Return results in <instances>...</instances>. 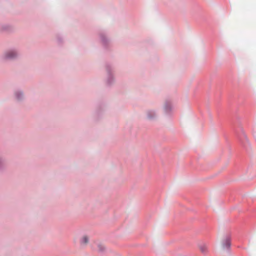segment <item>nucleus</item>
Here are the masks:
<instances>
[{
	"label": "nucleus",
	"instance_id": "obj_1",
	"mask_svg": "<svg viewBox=\"0 0 256 256\" xmlns=\"http://www.w3.org/2000/svg\"><path fill=\"white\" fill-rule=\"evenodd\" d=\"M20 55L18 50L12 48L5 51L2 56V58L4 60H16Z\"/></svg>",
	"mask_w": 256,
	"mask_h": 256
},
{
	"label": "nucleus",
	"instance_id": "obj_2",
	"mask_svg": "<svg viewBox=\"0 0 256 256\" xmlns=\"http://www.w3.org/2000/svg\"><path fill=\"white\" fill-rule=\"evenodd\" d=\"M106 70L107 72L106 82L108 86H110L114 81L113 75V68L111 66L108 65L106 67Z\"/></svg>",
	"mask_w": 256,
	"mask_h": 256
},
{
	"label": "nucleus",
	"instance_id": "obj_3",
	"mask_svg": "<svg viewBox=\"0 0 256 256\" xmlns=\"http://www.w3.org/2000/svg\"><path fill=\"white\" fill-rule=\"evenodd\" d=\"M99 37L104 47L106 48L110 45V40L108 37L105 32H100L99 33Z\"/></svg>",
	"mask_w": 256,
	"mask_h": 256
},
{
	"label": "nucleus",
	"instance_id": "obj_4",
	"mask_svg": "<svg viewBox=\"0 0 256 256\" xmlns=\"http://www.w3.org/2000/svg\"><path fill=\"white\" fill-rule=\"evenodd\" d=\"M224 250H229L231 246V237L230 234H226L222 242Z\"/></svg>",
	"mask_w": 256,
	"mask_h": 256
},
{
	"label": "nucleus",
	"instance_id": "obj_5",
	"mask_svg": "<svg viewBox=\"0 0 256 256\" xmlns=\"http://www.w3.org/2000/svg\"><path fill=\"white\" fill-rule=\"evenodd\" d=\"M164 111L166 114H170L172 110V102L170 100L166 101L164 106Z\"/></svg>",
	"mask_w": 256,
	"mask_h": 256
},
{
	"label": "nucleus",
	"instance_id": "obj_6",
	"mask_svg": "<svg viewBox=\"0 0 256 256\" xmlns=\"http://www.w3.org/2000/svg\"><path fill=\"white\" fill-rule=\"evenodd\" d=\"M156 113L154 110H149L146 112V116L149 120H154L156 117Z\"/></svg>",
	"mask_w": 256,
	"mask_h": 256
},
{
	"label": "nucleus",
	"instance_id": "obj_7",
	"mask_svg": "<svg viewBox=\"0 0 256 256\" xmlns=\"http://www.w3.org/2000/svg\"><path fill=\"white\" fill-rule=\"evenodd\" d=\"M14 96L18 100H21L24 98V93L21 90H18L14 92Z\"/></svg>",
	"mask_w": 256,
	"mask_h": 256
},
{
	"label": "nucleus",
	"instance_id": "obj_8",
	"mask_svg": "<svg viewBox=\"0 0 256 256\" xmlns=\"http://www.w3.org/2000/svg\"><path fill=\"white\" fill-rule=\"evenodd\" d=\"M201 252L203 254H207L208 250V247L205 244H200L198 246Z\"/></svg>",
	"mask_w": 256,
	"mask_h": 256
},
{
	"label": "nucleus",
	"instance_id": "obj_9",
	"mask_svg": "<svg viewBox=\"0 0 256 256\" xmlns=\"http://www.w3.org/2000/svg\"><path fill=\"white\" fill-rule=\"evenodd\" d=\"M88 238L86 236H84L80 240V245L84 246L88 243Z\"/></svg>",
	"mask_w": 256,
	"mask_h": 256
},
{
	"label": "nucleus",
	"instance_id": "obj_10",
	"mask_svg": "<svg viewBox=\"0 0 256 256\" xmlns=\"http://www.w3.org/2000/svg\"><path fill=\"white\" fill-rule=\"evenodd\" d=\"M6 165L5 160L2 158L0 157V170H2Z\"/></svg>",
	"mask_w": 256,
	"mask_h": 256
},
{
	"label": "nucleus",
	"instance_id": "obj_11",
	"mask_svg": "<svg viewBox=\"0 0 256 256\" xmlns=\"http://www.w3.org/2000/svg\"><path fill=\"white\" fill-rule=\"evenodd\" d=\"M98 250L100 252H102L105 250L104 246L103 244H98Z\"/></svg>",
	"mask_w": 256,
	"mask_h": 256
},
{
	"label": "nucleus",
	"instance_id": "obj_12",
	"mask_svg": "<svg viewBox=\"0 0 256 256\" xmlns=\"http://www.w3.org/2000/svg\"><path fill=\"white\" fill-rule=\"evenodd\" d=\"M10 26L8 24H3L0 26V29L2 30H9Z\"/></svg>",
	"mask_w": 256,
	"mask_h": 256
},
{
	"label": "nucleus",
	"instance_id": "obj_13",
	"mask_svg": "<svg viewBox=\"0 0 256 256\" xmlns=\"http://www.w3.org/2000/svg\"><path fill=\"white\" fill-rule=\"evenodd\" d=\"M58 41H59V42H60V41H61V39H60V38L59 39V38H58Z\"/></svg>",
	"mask_w": 256,
	"mask_h": 256
}]
</instances>
